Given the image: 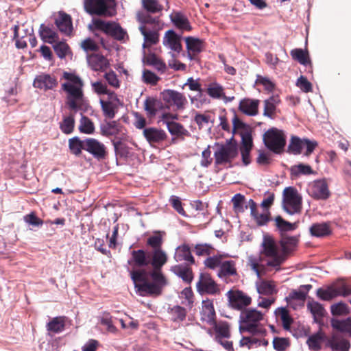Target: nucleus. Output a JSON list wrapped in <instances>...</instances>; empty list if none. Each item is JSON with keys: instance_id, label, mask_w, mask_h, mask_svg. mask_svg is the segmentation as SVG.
I'll use <instances>...</instances> for the list:
<instances>
[{"instance_id": "1", "label": "nucleus", "mask_w": 351, "mask_h": 351, "mask_svg": "<svg viewBox=\"0 0 351 351\" xmlns=\"http://www.w3.org/2000/svg\"><path fill=\"white\" fill-rule=\"evenodd\" d=\"M167 256L162 249L154 250L151 264L154 270L149 274L145 269L134 270L130 272L136 292L141 296L158 295L166 285V280L160 271L161 267L167 263Z\"/></svg>"}, {"instance_id": "2", "label": "nucleus", "mask_w": 351, "mask_h": 351, "mask_svg": "<svg viewBox=\"0 0 351 351\" xmlns=\"http://www.w3.org/2000/svg\"><path fill=\"white\" fill-rule=\"evenodd\" d=\"M262 313L255 308H247L241 311L239 317V330L248 332L250 337H243L239 342L241 347L249 349L257 348L263 344V326L260 323L263 319Z\"/></svg>"}, {"instance_id": "3", "label": "nucleus", "mask_w": 351, "mask_h": 351, "mask_svg": "<svg viewBox=\"0 0 351 351\" xmlns=\"http://www.w3.org/2000/svg\"><path fill=\"white\" fill-rule=\"evenodd\" d=\"M64 77L68 80L62 84V89L66 93V104L73 110L77 111L84 102L83 82L77 75L64 73Z\"/></svg>"}, {"instance_id": "4", "label": "nucleus", "mask_w": 351, "mask_h": 351, "mask_svg": "<svg viewBox=\"0 0 351 351\" xmlns=\"http://www.w3.org/2000/svg\"><path fill=\"white\" fill-rule=\"evenodd\" d=\"M285 145L286 136L282 130L271 128L265 132V147L273 154H282Z\"/></svg>"}, {"instance_id": "5", "label": "nucleus", "mask_w": 351, "mask_h": 351, "mask_svg": "<svg viewBox=\"0 0 351 351\" xmlns=\"http://www.w3.org/2000/svg\"><path fill=\"white\" fill-rule=\"evenodd\" d=\"M114 0H85L84 8L90 14L112 16L115 14Z\"/></svg>"}, {"instance_id": "6", "label": "nucleus", "mask_w": 351, "mask_h": 351, "mask_svg": "<svg viewBox=\"0 0 351 351\" xmlns=\"http://www.w3.org/2000/svg\"><path fill=\"white\" fill-rule=\"evenodd\" d=\"M302 199L294 187H287L283 191L282 205L284 210L290 215L300 213L302 210Z\"/></svg>"}, {"instance_id": "7", "label": "nucleus", "mask_w": 351, "mask_h": 351, "mask_svg": "<svg viewBox=\"0 0 351 351\" xmlns=\"http://www.w3.org/2000/svg\"><path fill=\"white\" fill-rule=\"evenodd\" d=\"M93 24L96 29L103 31L117 40L125 42L128 39L127 32L116 22L95 19Z\"/></svg>"}, {"instance_id": "8", "label": "nucleus", "mask_w": 351, "mask_h": 351, "mask_svg": "<svg viewBox=\"0 0 351 351\" xmlns=\"http://www.w3.org/2000/svg\"><path fill=\"white\" fill-rule=\"evenodd\" d=\"M237 155V145L231 141H227L226 144L218 145L214 153L215 162L218 165L231 162Z\"/></svg>"}, {"instance_id": "9", "label": "nucleus", "mask_w": 351, "mask_h": 351, "mask_svg": "<svg viewBox=\"0 0 351 351\" xmlns=\"http://www.w3.org/2000/svg\"><path fill=\"white\" fill-rule=\"evenodd\" d=\"M265 256L271 257L267 265L271 267H279L286 259L284 255L278 253L274 239L269 234H265Z\"/></svg>"}, {"instance_id": "10", "label": "nucleus", "mask_w": 351, "mask_h": 351, "mask_svg": "<svg viewBox=\"0 0 351 351\" xmlns=\"http://www.w3.org/2000/svg\"><path fill=\"white\" fill-rule=\"evenodd\" d=\"M316 142H313L308 139L302 140L296 136H292L287 147V152L294 155H298L302 153L304 147H306L304 155L308 156L317 146Z\"/></svg>"}, {"instance_id": "11", "label": "nucleus", "mask_w": 351, "mask_h": 351, "mask_svg": "<svg viewBox=\"0 0 351 351\" xmlns=\"http://www.w3.org/2000/svg\"><path fill=\"white\" fill-rule=\"evenodd\" d=\"M197 290L201 294L217 295L220 293L218 285L211 278L210 275L202 273L199 275L196 284Z\"/></svg>"}, {"instance_id": "12", "label": "nucleus", "mask_w": 351, "mask_h": 351, "mask_svg": "<svg viewBox=\"0 0 351 351\" xmlns=\"http://www.w3.org/2000/svg\"><path fill=\"white\" fill-rule=\"evenodd\" d=\"M308 193L311 197L317 200H326L330 196L328 184L325 179L314 180L308 189Z\"/></svg>"}, {"instance_id": "13", "label": "nucleus", "mask_w": 351, "mask_h": 351, "mask_svg": "<svg viewBox=\"0 0 351 351\" xmlns=\"http://www.w3.org/2000/svg\"><path fill=\"white\" fill-rule=\"evenodd\" d=\"M281 99L278 93H272L269 96H265V117L275 119L280 114L279 108Z\"/></svg>"}, {"instance_id": "14", "label": "nucleus", "mask_w": 351, "mask_h": 351, "mask_svg": "<svg viewBox=\"0 0 351 351\" xmlns=\"http://www.w3.org/2000/svg\"><path fill=\"white\" fill-rule=\"evenodd\" d=\"M227 296L230 306L237 310H242L250 305L252 299L247 294L239 290L228 291Z\"/></svg>"}, {"instance_id": "15", "label": "nucleus", "mask_w": 351, "mask_h": 351, "mask_svg": "<svg viewBox=\"0 0 351 351\" xmlns=\"http://www.w3.org/2000/svg\"><path fill=\"white\" fill-rule=\"evenodd\" d=\"M162 99L176 110H183L187 104L185 96L173 90H165L162 93Z\"/></svg>"}, {"instance_id": "16", "label": "nucleus", "mask_w": 351, "mask_h": 351, "mask_svg": "<svg viewBox=\"0 0 351 351\" xmlns=\"http://www.w3.org/2000/svg\"><path fill=\"white\" fill-rule=\"evenodd\" d=\"M262 261L263 259L261 255H250L247 258V265L254 272L259 280V282H256V287L260 295L263 294V280L261 279V274L263 270Z\"/></svg>"}, {"instance_id": "17", "label": "nucleus", "mask_w": 351, "mask_h": 351, "mask_svg": "<svg viewBox=\"0 0 351 351\" xmlns=\"http://www.w3.org/2000/svg\"><path fill=\"white\" fill-rule=\"evenodd\" d=\"M143 136L152 146L162 145L167 138V133L157 128L149 127L143 130Z\"/></svg>"}, {"instance_id": "18", "label": "nucleus", "mask_w": 351, "mask_h": 351, "mask_svg": "<svg viewBox=\"0 0 351 351\" xmlns=\"http://www.w3.org/2000/svg\"><path fill=\"white\" fill-rule=\"evenodd\" d=\"M58 85L57 79L49 74L41 73L34 78L33 86L40 90H53Z\"/></svg>"}, {"instance_id": "19", "label": "nucleus", "mask_w": 351, "mask_h": 351, "mask_svg": "<svg viewBox=\"0 0 351 351\" xmlns=\"http://www.w3.org/2000/svg\"><path fill=\"white\" fill-rule=\"evenodd\" d=\"M84 150L91 154L97 159L104 158L106 154L105 145L93 138L85 139Z\"/></svg>"}, {"instance_id": "20", "label": "nucleus", "mask_w": 351, "mask_h": 351, "mask_svg": "<svg viewBox=\"0 0 351 351\" xmlns=\"http://www.w3.org/2000/svg\"><path fill=\"white\" fill-rule=\"evenodd\" d=\"M242 145L240 148L242 160L245 165L250 163V152L252 147V138L249 130L240 132Z\"/></svg>"}, {"instance_id": "21", "label": "nucleus", "mask_w": 351, "mask_h": 351, "mask_svg": "<svg viewBox=\"0 0 351 351\" xmlns=\"http://www.w3.org/2000/svg\"><path fill=\"white\" fill-rule=\"evenodd\" d=\"M181 38V36L176 34L173 30H168L164 36L162 43L171 50L180 53L182 49Z\"/></svg>"}, {"instance_id": "22", "label": "nucleus", "mask_w": 351, "mask_h": 351, "mask_svg": "<svg viewBox=\"0 0 351 351\" xmlns=\"http://www.w3.org/2000/svg\"><path fill=\"white\" fill-rule=\"evenodd\" d=\"M55 24L59 31L66 36H70L73 31L72 19L70 15L60 12L55 19Z\"/></svg>"}, {"instance_id": "23", "label": "nucleus", "mask_w": 351, "mask_h": 351, "mask_svg": "<svg viewBox=\"0 0 351 351\" xmlns=\"http://www.w3.org/2000/svg\"><path fill=\"white\" fill-rule=\"evenodd\" d=\"M88 66L95 71H105L110 63L106 58L99 54H92L87 56Z\"/></svg>"}, {"instance_id": "24", "label": "nucleus", "mask_w": 351, "mask_h": 351, "mask_svg": "<svg viewBox=\"0 0 351 351\" xmlns=\"http://www.w3.org/2000/svg\"><path fill=\"white\" fill-rule=\"evenodd\" d=\"M139 31L143 36L144 43L143 44V48L145 49L149 47L152 45H156L159 41V34L156 30H150L147 28L144 25L139 27Z\"/></svg>"}, {"instance_id": "25", "label": "nucleus", "mask_w": 351, "mask_h": 351, "mask_svg": "<svg viewBox=\"0 0 351 351\" xmlns=\"http://www.w3.org/2000/svg\"><path fill=\"white\" fill-rule=\"evenodd\" d=\"M306 306L313 315L314 322L319 324H322L323 318L326 314L323 305L318 302L312 300L307 302Z\"/></svg>"}, {"instance_id": "26", "label": "nucleus", "mask_w": 351, "mask_h": 351, "mask_svg": "<svg viewBox=\"0 0 351 351\" xmlns=\"http://www.w3.org/2000/svg\"><path fill=\"white\" fill-rule=\"evenodd\" d=\"M300 240V236H284L280 241V245L282 249V254L286 258V255L289 254L296 250Z\"/></svg>"}, {"instance_id": "27", "label": "nucleus", "mask_w": 351, "mask_h": 351, "mask_svg": "<svg viewBox=\"0 0 351 351\" xmlns=\"http://www.w3.org/2000/svg\"><path fill=\"white\" fill-rule=\"evenodd\" d=\"M201 315L202 321L211 326L215 324V311L212 302L203 301Z\"/></svg>"}, {"instance_id": "28", "label": "nucleus", "mask_w": 351, "mask_h": 351, "mask_svg": "<svg viewBox=\"0 0 351 351\" xmlns=\"http://www.w3.org/2000/svg\"><path fill=\"white\" fill-rule=\"evenodd\" d=\"M311 236L315 237H324L332 233L330 222L315 223L309 228Z\"/></svg>"}, {"instance_id": "29", "label": "nucleus", "mask_w": 351, "mask_h": 351, "mask_svg": "<svg viewBox=\"0 0 351 351\" xmlns=\"http://www.w3.org/2000/svg\"><path fill=\"white\" fill-rule=\"evenodd\" d=\"M258 100L243 99L239 103V109L245 114L254 116L258 113Z\"/></svg>"}, {"instance_id": "30", "label": "nucleus", "mask_w": 351, "mask_h": 351, "mask_svg": "<svg viewBox=\"0 0 351 351\" xmlns=\"http://www.w3.org/2000/svg\"><path fill=\"white\" fill-rule=\"evenodd\" d=\"M39 35L45 43L53 44L59 40L58 34L52 28L41 24L39 28Z\"/></svg>"}, {"instance_id": "31", "label": "nucleus", "mask_w": 351, "mask_h": 351, "mask_svg": "<svg viewBox=\"0 0 351 351\" xmlns=\"http://www.w3.org/2000/svg\"><path fill=\"white\" fill-rule=\"evenodd\" d=\"M328 346L332 351H349L350 343L346 339H338L336 335H332L327 342Z\"/></svg>"}, {"instance_id": "32", "label": "nucleus", "mask_w": 351, "mask_h": 351, "mask_svg": "<svg viewBox=\"0 0 351 351\" xmlns=\"http://www.w3.org/2000/svg\"><path fill=\"white\" fill-rule=\"evenodd\" d=\"M185 41L190 59H193L194 56L202 51L203 42L200 39L189 36L185 38Z\"/></svg>"}, {"instance_id": "33", "label": "nucleus", "mask_w": 351, "mask_h": 351, "mask_svg": "<svg viewBox=\"0 0 351 351\" xmlns=\"http://www.w3.org/2000/svg\"><path fill=\"white\" fill-rule=\"evenodd\" d=\"M174 25L182 31H190L191 26L187 17L180 12H174L170 16Z\"/></svg>"}, {"instance_id": "34", "label": "nucleus", "mask_w": 351, "mask_h": 351, "mask_svg": "<svg viewBox=\"0 0 351 351\" xmlns=\"http://www.w3.org/2000/svg\"><path fill=\"white\" fill-rule=\"evenodd\" d=\"M290 54L294 60L304 66H309L312 69V63L309 58L308 51L302 49H294L290 51Z\"/></svg>"}, {"instance_id": "35", "label": "nucleus", "mask_w": 351, "mask_h": 351, "mask_svg": "<svg viewBox=\"0 0 351 351\" xmlns=\"http://www.w3.org/2000/svg\"><path fill=\"white\" fill-rule=\"evenodd\" d=\"M174 258L177 262L185 261L191 264L194 263L195 261L191 255L190 248L186 245H182L176 248Z\"/></svg>"}, {"instance_id": "36", "label": "nucleus", "mask_w": 351, "mask_h": 351, "mask_svg": "<svg viewBox=\"0 0 351 351\" xmlns=\"http://www.w3.org/2000/svg\"><path fill=\"white\" fill-rule=\"evenodd\" d=\"M143 62L145 64L153 66L156 70L161 73H164L167 69L165 63L154 53H149L145 56L143 58Z\"/></svg>"}, {"instance_id": "37", "label": "nucleus", "mask_w": 351, "mask_h": 351, "mask_svg": "<svg viewBox=\"0 0 351 351\" xmlns=\"http://www.w3.org/2000/svg\"><path fill=\"white\" fill-rule=\"evenodd\" d=\"M115 101L119 103V100L117 101L114 98L111 99L110 97H109V100L108 101H105L102 99H100L99 103L101 104V107L105 117L109 119H112L114 117V109L116 108V104L114 103Z\"/></svg>"}, {"instance_id": "38", "label": "nucleus", "mask_w": 351, "mask_h": 351, "mask_svg": "<svg viewBox=\"0 0 351 351\" xmlns=\"http://www.w3.org/2000/svg\"><path fill=\"white\" fill-rule=\"evenodd\" d=\"M324 338V333L320 330L308 338L306 344L311 350L319 351L322 348L321 344Z\"/></svg>"}, {"instance_id": "39", "label": "nucleus", "mask_w": 351, "mask_h": 351, "mask_svg": "<svg viewBox=\"0 0 351 351\" xmlns=\"http://www.w3.org/2000/svg\"><path fill=\"white\" fill-rule=\"evenodd\" d=\"M248 204L250 208L252 222H254L258 226H263V210L262 211H259L256 204L252 199H250Z\"/></svg>"}, {"instance_id": "40", "label": "nucleus", "mask_w": 351, "mask_h": 351, "mask_svg": "<svg viewBox=\"0 0 351 351\" xmlns=\"http://www.w3.org/2000/svg\"><path fill=\"white\" fill-rule=\"evenodd\" d=\"M275 226L280 232L293 231L298 228L299 222L290 223L285 220L281 216H277L274 219Z\"/></svg>"}, {"instance_id": "41", "label": "nucleus", "mask_w": 351, "mask_h": 351, "mask_svg": "<svg viewBox=\"0 0 351 351\" xmlns=\"http://www.w3.org/2000/svg\"><path fill=\"white\" fill-rule=\"evenodd\" d=\"M332 327L341 332H348L351 337V318L348 317L346 319L339 320L332 319L331 320Z\"/></svg>"}, {"instance_id": "42", "label": "nucleus", "mask_w": 351, "mask_h": 351, "mask_svg": "<svg viewBox=\"0 0 351 351\" xmlns=\"http://www.w3.org/2000/svg\"><path fill=\"white\" fill-rule=\"evenodd\" d=\"M172 271L187 283H190L193 279L192 271L186 266L176 265L172 267Z\"/></svg>"}, {"instance_id": "43", "label": "nucleus", "mask_w": 351, "mask_h": 351, "mask_svg": "<svg viewBox=\"0 0 351 351\" xmlns=\"http://www.w3.org/2000/svg\"><path fill=\"white\" fill-rule=\"evenodd\" d=\"M120 128L116 121H109L101 125V134L107 136H116L119 133Z\"/></svg>"}, {"instance_id": "44", "label": "nucleus", "mask_w": 351, "mask_h": 351, "mask_svg": "<svg viewBox=\"0 0 351 351\" xmlns=\"http://www.w3.org/2000/svg\"><path fill=\"white\" fill-rule=\"evenodd\" d=\"M91 86H92L93 90L97 95L106 94L111 99L114 98L115 99L119 101V99L117 98V95L113 92H110V90H108L106 85L105 84H104L103 82H101V81H97L95 82H92Z\"/></svg>"}, {"instance_id": "45", "label": "nucleus", "mask_w": 351, "mask_h": 351, "mask_svg": "<svg viewBox=\"0 0 351 351\" xmlns=\"http://www.w3.org/2000/svg\"><path fill=\"white\" fill-rule=\"evenodd\" d=\"M330 285L333 288L335 298L338 296L346 297L351 295V288H349L346 283L341 280H338L336 283Z\"/></svg>"}, {"instance_id": "46", "label": "nucleus", "mask_w": 351, "mask_h": 351, "mask_svg": "<svg viewBox=\"0 0 351 351\" xmlns=\"http://www.w3.org/2000/svg\"><path fill=\"white\" fill-rule=\"evenodd\" d=\"M132 260L128 261L129 264H131L132 261H134L137 266H146L150 263L147 259L146 253L142 250H134L132 252Z\"/></svg>"}, {"instance_id": "47", "label": "nucleus", "mask_w": 351, "mask_h": 351, "mask_svg": "<svg viewBox=\"0 0 351 351\" xmlns=\"http://www.w3.org/2000/svg\"><path fill=\"white\" fill-rule=\"evenodd\" d=\"M330 312L333 316H343L349 315L350 311L347 304L339 302L330 306Z\"/></svg>"}, {"instance_id": "48", "label": "nucleus", "mask_w": 351, "mask_h": 351, "mask_svg": "<svg viewBox=\"0 0 351 351\" xmlns=\"http://www.w3.org/2000/svg\"><path fill=\"white\" fill-rule=\"evenodd\" d=\"M236 273L237 271L234 263L232 261H226L222 262L218 275L221 278L228 276H232L236 274Z\"/></svg>"}, {"instance_id": "49", "label": "nucleus", "mask_w": 351, "mask_h": 351, "mask_svg": "<svg viewBox=\"0 0 351 351\" xmlns=\"http://www.w3.org/2000/svg\"><path fill=\"white\" fill-rule=\"evenodd\" d=\"M47 330L54 333H59L64 328V319L62 317H56L47 325Z\"/></svg>"}, {"instance_id": "50", "label": "nucleus", "mask_w": 351, "mask_h": 351, "mask_svg": "<svg viewBox=\"0 0 351 351\" xmlns=\"http://www.w3.org/2000/svg\"><path fill=\"white\" fill-rule=\"evenodd\" d=\"M159 101L154 97H147L144 101V108L149 117H153L156 114Z\"/></svg>"}, {"instance_id": "51", "label": "nucleus", "mask_w": 351, "mask_h": 351, "mask_svg": "<svg viewBox=\"0 0 351 351\" xmlns=\"http://www.w3.org/2000/svg\"><path fill=\"white\" fill-rule=\"evenodd\" d=\"M215 327L217 336L216 339L228 338L230 337V328L226 322H220L213 325Z\"/></svg>"}, {"instance_id": "52", "label": "nucleus", "mask_w": 351, "mask_h": 351, "mask_svg": "<svg viewBox=\"0 0 351 351\" xmlns=\"http://www.w3.org/2000/svg\"><path fill=\"white\" fill-rule=\"evenodd\" d=\"M317 296L324 301H331L335 298L333 293V288L331 285L328 286L326 289L319 288L316 292Z\"/></svg>"}, {"instance_id": "53", "label": "nucleus", "mask_w": 351, "mask_h": 351, "mask_svg": "<svg viewBox=\"0 0 351 351\" xmlns=\"http://www.w3.org/2000/svg\"><path fill=\"white\" fill-rule=\"evenodd\" d=\"M142 3L147 12L157 13L163 9L162 5L159 3L158 0H143Z\"/></svg>"}, {"instance_id": "54", "label": "nucleus", "mask_w": 351, "mask_h": 351, "mask_svg": "<svg viewBox=\"0 0 351 351\" xmlns=\"http://www.w3.org/2000/svg\"><path fill=\"white\" fill-rule=\"evenodd\" d=\"M291 173L295 176L310 175L313 173V169L310 165L299 164L291 167Z\"/></svg>"}, {"instance_id": "55", "label": "nucleus", "mask_w": 351, "mask_h": 351, "mask_svg": "<svg viewBox=\"0 0 351 351\" xmlns=\"http://www.w3.org/2000/svg\"><path fill=\"white\" fill-rule=\"evenodd\" d=\"M85 140L82 141L78 138H73L69 140V148L71 152L77 156L82 152V149L84 150Z\"/></svg>"}, {"instance_id": "56", "label": "nucleus", "mask_w": 351, "mask_h": 351, "mask_svg": "<svg viewBox=\"0 0 351 351\" xmlns=\"http://www.w3.org/2000/svg\"><path fill=\"white\" fill-rule=\"evenodd\" d=\"M207 93L214 99H221L223 96V88L217 83H212L207 88Z\"/></svg>"}, {"instance_id": "57", "label": "nucleus", "mask_w": 351, "mask_h": 351, "mask_svg": "<svg viewBox=\"0 0 351 351\" xmlns=\"http://www.w3.org/2000/svg\"><path fill=\"white\" fill-rule=\"evenodd\" d=\"M79 129L81 132L90 134L94 132L95 126L90 119L85 116H82L80 120Z\"/></svg>"}, {"instance_id": "58", "label": "nucleus", "mask_w": 351, "mask_h": 351, "mask_svg": "<svg viewBox=\"0 0 351 351\" xmlns=\"http://www.w3.org/2000/svg\"><path fill=\"white\" fill-rule=\"evenodd\" d=\"M53 49L60 58H64L66 57L69 51V45L64 41H60V40L53 43Z\"/></svg>"}, {"instance_id": "59", "label": "nucleus", "mask_w": 351, "mask_h": 351, "mask_svg": "<svg viewBox=\"0 0 351 351\" xmlns=\"http://www.w3.org/2000/svg\"><path fill=\"white\" fill-rule=\"evenodd\" d=\"M289 346V338L274 337L273 339V347L277 351H285Z\"/></svg>"}, {"instance_id": "60", "label": "nucleus", "mask_w": 351, "mask_h": 351, "mask_svg": "<svg viewBox=\"0 0 351 351\" xmlns=\"http://www.w3.org/2000/svg\"><path fill=\"white\" fill-rule=\"evenodd\" d=\"M306 298V293L301 291L292 290L289 295L286 298V300L289 306H291L294 300H298L304 302Z\"/></svg>"}, {"instance_id": "61", "label": "nucleus", "mask_w": 351, "mask_h": 351, "mask_svg": "<svg viewBox=\"0 0 351 351\" xmlns=\"http://www.w3.org/2000/svg\"><path fill=\"white\" fill-rule=\"evenodd\" d=\"M160 77L149 70L144 69L142 73V80L144 83L151 85H156Z\"/></svg>"}, {"instance_id": "62", "label": "nucleus", "mask_w": 351, "mask_h": 351, "mask_svg": "<svg viewBox=\"0 0 351 351\" xmlns=\"http://www.w3.org/2000/svg\"><path fill=\"white\" fill-rule=\"evenodd\" d=\"M75 120L72 115L65 117L60 124L61 130L65 134H70L74 128Z\"/></svg>"}, {"instance_id": "63", "label": "nucleus", "mask_w": 351, "mask_h": 351, "mask_svg": "<svg viewBox=\"0 0 351 351\" xmlns=\"http://www.w3.org/2000/svg\"><path fill=\"white\" fill-rule=\"evenodd\" d=\"M172 319L174 322L182 321L186 317V310L184 308L180 306H175L171 310Z\"/></svg>"}, {"instance_id": "64", "label": "nucleus", "mask_w": 351, "mask_h": 351, "mask_svg": "<svg viewBox=\"0 0 351 351\" xmlns=\"http://www.w3.org/2000/svg\"><path fill=\"white\" fill-rule=\"evenodd\" d=\"M296 86L304 93H310L313 90L312 84L303 75H301L296 82Z\"/></svg>"}]
</instances>
